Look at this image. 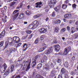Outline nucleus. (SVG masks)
I'll return each instance as SVG.
<instances>
[{"mask_svg": "<svg viewBox=\"0 0 78 78\" xmlns=\"http://www.w3.org/2000/svg\"><path fill=\"white\" fill-rule=\"evenodd\" d=\"M39 57V55H38L36 56L33 59V60L34 61H33L31 63V66L32 67H34L36 65V62L38 59V58Z\"/></svg>", "mask_w": 78, "mask_h": 78, "instance_id": "nucleus-1", "label": "nucleus"}, {"mask_svg": "<svg viewBox=\"0 0 78 78\" xmlns=\"http://www.w3.org/2000/svg\"><path fill=\"white\" fill-rule=\"evenodd\" d=\"M71 47L68 46L64 49V51L63 52V55H67L68 53L71 50Z\"/></svg>", "mask_w": 78, "mask_h": 78, "instance_id": "nucleus-2", "label": "nucleus"}, {"mask_svg": "<svg viewBox=\"0 0 78 78\" xmlns=\"http://www.w3.org/2000/svg\"><path fill=\"white\" fill-rule=\"evenodd\" d=\"M24 62H25L24 65V66H27L26 69V72H27L28 70H29V69L30 68V66L31 62H29V61H24Z\"/></svg>", "mask_w": 78, "mask_h": 78, "instance_id": "nucleus-3", "label": "nucleus"}, {"mask_svg": "<svg viewBox=\"0 0 78 78\" xmlns=\"http://www.w3.org/2000/svg\"><path fill=\"white\" fill-rule=\"evenodd\" d=\"M53 49L51 48H49L48 50H46L44 53L46 55H49L53 51Z\"/></svg>", "mask_w": 78, "mask_h": 78, "instance_id": "nucleus-4", "label": "nucleus"}, {"mask_svg": "<svg viewBox=\"0 0 78 78\" xmlns=\"http://www.w3.org/2000/svg\"><path fill=\"white\" fill-rule=\"evenodd\" d=\"M31 24L34 26L35 28H36L39 26V22L37 20H35Z\"/></svg>", "mask_w": 78, "mask_h": 78, "instance_id": "nucleus-5", "label": "nucleus"}, {"mask_svg": "<svg viewBox=\"0 0 78 78\" xmlns=\"http://www.w3.org/2000/svg\"><path fill=\"white\" fill-rule=\"evenodd\" d=\"M54 47L55 48V51L56 52H58L60 50V46L58 44L55 45L54 46Z\"/></svg>", "mask_w": 78, "mask_h": 78, "instance_id": "nucleus-6", "label": "nucleus"}, {"mask_svg": "<svg viewBox=\"0 0 78 78\" xmlns=\"http://www.w3.org/2000/svg\"><path fill=\"white\" fill-rule=\"evenodd\" d=\"M13 40L15 43H19L20 42V39L17 37H14L13 38Z\"/></svg>", "mask_w": 78, "mask_h": 78, "instance_id": "nucleus-7", "label": "nucleus"}, {"mask_svg": "<svg viewBox=\"0 0 78 78\" xmlns=\"http://www.w3.org/2000/svg\"><path fill=\"white\" fill-rule=\"evenodd\" d=\"M5 35V31L3 30L1 33L0 34V39H2L4 37Z\"/></svg>", "mask_w": 78, "mask_h": 78, "instance_id": "nucleus-8", "label": "nucleus"}, {"mask_svg": "<svg viewBox=\"0 0 78 78\" xmlns=\"http://www.w3.org/2000/svg\"><path fill=\"white\" fill-rule=\"evenodd\" d=\"M8 42L9 43L10 45H12V44H14L13 41H12V39L11 38H9L8 39Z\"/></svg>", "mask_w": 78, "mask_h": 78, "instance_id": "nucleus-9", "label": "nucleus"}, {"mask_svg": "<svg viewBox=\"0 0 78 78\" xmlns=\"http://www.w3.org/2000/svg\"><path fill=\"white\" fill-rule=\"evenodd\" d=\"M42 2H38L36 3V5L35 6L36 8H41V5H42Z\"/></svg>", "mask_w": 78, "mask_h": 78, "instance_id": "nucleus-10", "label": "nucleus"}, {"mask_svg": "<svg viewBox=\"0 0 78 78\" xmlns=\"http://www.w3.org/2000/svg\"><path fill=\"white\" fill-rule=\"evenodd\" d=\"M40 32L41 33H45L47 32V30L45 28H42L40 30Z\"/></svg>", "mask_w": 78, "mask_h": 78, "instance_id": "nucleus-11", "label": "nucleus"}, {"mask_svg": "<svg viewBox=\"0 0 78 78\" xmlns=\"http://www.w3.org/2000/svg\"><path fill=\"white\" fill-rule=\"evenodd\" d=\"M57 2L56 0H51L50 3H51V5H55Z\"/></svg>", "mask_w": 78, "mask_h": 78, "instance_id": "nucleus-12", "label": "nucleus"}, {"mask_svg": "<svg viewBox=\"0 0 78 78\" xmlns=\"http://www.w3.org/2000/svg\"><path fill=\"white\" fill-rule=\"evenodd\" d=\"M24 16H25V14L21 13L20 14L19 16V19H22L24 17Z\"/></svg>", "mask_w": 78, "mask_h": 78, "instance_id": "nucleus-13", "label": "nucleus"}, {"mask_svg": "<svg viewBox=\"0 0 78 78\" xmlns=\"http://www.w3.org/2000/svg\"><path fill=\"white\" fill-rule=\"evenodd\" d=\"M44 69L46 70V71H48L50 69V66L48 65H47L44 68Z\"/></svg>", "mask_w": 78, "mask_h": 78, "instance_id": "nucleus-14", "label": "nucleus"}, {"mask_svg": "<svg viewBox=\"0 0 78 78\" xmlns=\"http://www.w3.org/2000/svg\"><path fill=\"white\" fill-rule=\"evenodd\" d=\"M14 70H15V69H14V65H12L11 67V72H13Z\"/></svg>", "mask_w": 78, "mask_h": 78, "instance_id": "nucleus-15", "label": "nucleus"}, {"mask_svg": "<svg viewBox=\"0 0 78 78\" xmlns=\"http://www.w3.org/2000/svg\"><path fill=\"white\" fill-rule=\"evenodd\" d=\"M71 16H72V15L71 14H66L64 15V17L66 19L67 18H69V17H70Z\"/></svg>", "mask_w": 78, "mask_h": 78, "instance_id": "nucleus-16", "label": "nucleus"}, {"mask_svg": "<svg viewBox=\"0 0 78 78\" xmlns=\"http://www.w3.org/2000/svg\"><path fill=\"white\" fill-rule=\"evenodd\" d=\"M15 51H16V49L14 48H12L10 49L9 50V52L10 53H12V52H15Z\"/></svg>", "mask_w": 78, "mask_h": 78, "instance_id": "nucleus-17", "label": "nucleus"}, {"mask_svg": "<svg viewBox=\"0 0 78 78\" xmlns=\"http://www.w3.org/2000/svg\"><path fill=\"white\" fill-rule=\"evenodd\" d=\"M64 65L66 67V68H68L69 67V63H68V62H65V63H64Z\"/></svg>", "mask_w": 78, "mask_h": 78, "instance_id": "nucleus-18", "label": "nucleus"}, {"mask_svg": "<svg viewBox=\"0 0 78 78\" xmlns=\"http://www.w3.org/2000/svg\"><path fill=\"white\" fill-rule=\"evenodd\" d=\"M72 37H73V39H77V38L78 37V35L75 34L73 35L72 36Z\"/></svg>", "mask_w": 78, "mask_h": 78, "instance_id": "nucleus-19", "label": "nucleus"}, {"mask_svg": "<svg viewBox=\"0 0 78 78\" xmlns=\"http://www.w3.org/2000/svg\"><path fill=\"white\" fill-rule=\"evenodd\" d=\"M22 6H23V3H20L16 7V9H19V8H22Z\"/></svg>", "mask_w": 78, "mask_h": 78, "instance_id": "nucleus-20", "label": "nucleus"}, {"mask_svg": "<svg viewBox=\"0 0 78 78\" xmlns=\"http://www.w3.org/2000/svg\"><path fill=\"white\" fill-rule=\"evenodd\" d=\"M46 48H47V47L44 46V48L40 49L39 50V51L40 52H41V51H44V50H45Z\"/></svg>", "mask_w": 78, "mask_h": 78, "instance_id": "nucleus-21", "label": "nucleus"}, {"mask_svg": "<svg viewBox=\"0 0 78 78\" xmlns=\"http://www.w3.org/2000/svg\"><path fill=\"white\" fill-rule=\"evenodd\" d=\"M66 73V70L64 69V68H62L61 70V74L62 75V74H64V73Z\"/></svg>", "mask_w": 78, "mask_h": 78, "instance_id": "nucleus-22", "label": "nucleus"}, {"mask_svg": "<svg viewBox=\"0 0 78 78\" xmlns=\"http://www.w3.org/2000/svg\"><path fill=\"white\" fill-rule=\"evenodd\" d=\"M54 23H55V24L60 23H61V20L58 19L57 20H55V21L54 22Z\"/></svg>", "mask_w": 78, "mask_h": 78, "instance_id": "nucleus-23", "label": "nucleus"}, {"mask_svg": "<svg viewBox=\"0 0 78 78\" xmlns=\"http://www.w3.org/2000/svg\"><path fill=\"white\" fill-rule=\"evenodd\" d=\"M29 28H30V29H33V30H34V29H35V28H34V26L32 24L29 25Z\"/></svg>", "mask_w": 78, "mask_h": 78, "instance_id": "nucleus-24", "label": "nucleus"}, {"mask_svg": "<svg viewBox=\"0 0 78 78\" xmlns=\"http://www.w3.org/2000/svg\"><path fill=\"white\" fill-rule=\"evenodd\" d=\"M42 64L40 63L38 65L37 68L38 69H41L42 67Z\"/></svg>", "mask_w": 78, "mask_h": 78, "instance_id": "nucleus-25", "label": "nucleus"}, {"mask_svg": "<svg viewBox=\"0 0 78 78\" xmlns=\"http://www.w3.org/2000/svg\"><path fill=\"white\" fill-rule=\"evenodd\" d=\"M67 5L66 4H63L62 5V8L63 9H66V8H67Z\"/></svg>", "mask_w": 78, "mask_h": 78, "instance_id": "nucleus-26", "label": "nucleus"}, {"mask_svg": "<svg viewBox=\"0 0 78 78\" xmlns=\"http://www.w3.org/2000/svg\"><path fill=\"white\" fill-rule=\"evenodd\" d=\"M75 30H76V29L75 27H72L71 29V32L72 33H73L75 31Z\"/></svg>", "mask_w": 78, "mask_h": 78, "instance_id": "nucleus-27", "label": "nucleus"}, {"mask_svg": "<svg viewBox=\"0 0 78 78\" xmlns=\"http://www.w3.org/2000/svg\"><path fill=\"white\" fill-rule=\"evenodd\" d=\"M55 31L56 33H58L59 32V28L56 27L55 28Z\"/></svg>", "mask_w": 78, "mask_h": 78, "instance_id": "nucleus-28", "label": "nucleus"}, {"mask_svg": "<svg viewBox=\"0 0 78 78\" xmlns=\"http://www.w3.org/2000/svg\"><path fill=\"white\" fill-rule=\"evenodd\" d=\"M4 44V41H2L0 42V47H2L3 46Z\"/></svg>", "mask_w": 78, "mask_h": 78, "instance_id": "nucleus-29", "label": "nucleus"}, {"mask_svg": "<svg viewBox=\"0 0 78 78\" xmlns=\"http://www.w3.org/2000/svg\"><path fill=\"white\" fill-rule=\"evenodd\" d=\"M21 45H22V43H19L18 44H15V46H16V48H17L18 47H20Z\"/></svg>", "mask_w": 78, "mask_h": 78, "instance_id": "nucleus-30", "label": "nucleus"}, {"mask_svg": "<svg viewBox=\"0 0 78 78\" xmlns=\"http://www.w3.org/2000/svg\"><path fill=\"white\" fill-rule=\"evenodd\" d=\"M48 5L51 8H54V5H52L53 4H51V3H48Z\"/></svg>", "mask_w": 78, "mask_h": 78, "instance_id": "nucleus-31", "label": "nucleus"}, {"mask_svg": "<svg viewBox=\"0 0 78 78\" xmlns=\"http://www.w3.org/2000/svg\"><path fill=\"white\" fill-rule=\"evenodd\" d=\"M66 30V28H63L61 30V33H63V32H65Z\"/></svg>", "mask_w": 78, "mask_h": 78, "instance_id": "nucleus-32", "label": "nucleus"}, {"mask_svg": "<svg viewBox=\"0 0 78 78\" xmlns=\"http://www.w3.org/2000/svg\"><path fill=\"white\" fill-rule=\"evenodd\" d=\"M43 78L42 76L39 75H37L36 76V78Z\"/></svg>", "mask_w": 78, "mask_h": 78, "instance_id": "nucleus-33", "label": "nucleus"}, {"mask_svg": "<svg viewBox=\"0 0 78 78\" xmlns=\"http://www.w3.org/2000/svg\"><path fill=\"white\" fill-rule=\"evenodd\" d=\"M28 45L27 44L25 43L24 44L23 46V48H26V47L27 46H28Z\"/></svg>", "mask_w": 78, "mask_h": 78, "instance_id": "nucleus-34", "label": "nucleus"}, {"mask_svg": "<svg viewBox=\"0 0 78 78\" xmlns=\"http://www.w3.org/2000/svg\"><path fill=\"white\" fill-rule=\"evenodd\" d=\"M44 37H45V36H44V35H42L41 37V41H42V40H44Z\"/></svg>", "mask_w": 78, "mask_h": 78, "instance_id": "nucleus-35", "label": "nucleus"}, {"mask_svg": "<svg viewBox=\"0 0 78 78\" xmlns=\"http://www.w3.org/2000/svg\"><path fill=\"white\" fill-rule=\"evenodd\" d=\"M16 4V2H12L10 5V6H13V5H15V4Z\"/></svg>", "mask_w": 78, "mask_h": 78, "instance_id": "nucleus-36", "label": "nucleus"}, {"mask_svg": "<svg viewBox=\"0 0 78 78\" xmlns=\"http://www.w3.org/2000/svg\"><path fill=\"white\" fill-rule=\"evenodd\" d=\"M76 5L75 4H73L72 5V7L73 9H75V8H76Z\"/></svg>", "mask_w": 78, "mask_h": 78, "instance_id": "nucleus-37", "label": "nucleus"}, {"mask_svg": "<svg viewBox=\"0 0 78 78\" xmlns=\"http://www.w3.org/2000/svg\"><path fill=\"white\" fill-rule=\"evenodd\" d=\"M4 67V70H5L6 69V68H7V65L5 64L3 66Z\"/></svg>", "mask_w": 78, "mask_h": 78, "instance_id": "nucleus-38", "label": "nucleus"}, {"mask_svg": "<svg viewBox=\"0 0 78 78\" xmlns=\"http://www.w3.org/2000/svg\"><path fill=\"white\" fill-rule=\"evenodd\" d=\"M55 16H56V15H55V12H53L52 13V16L54 17H55Z\"/></svg>", "mask_w": 78, "mask_h": 78, "instance_id": "nucleus-39", "label": "nucleus"}, {"mask_svg": "<svg viewBox=\"0 0 78 78\" xmlns=\"http://www.w3.org/2000/svg\"><path fill=\"white\" fill-rule=\"evenodd\" d=\"M67 30L68 31H70V27L69 26H68L67 27Z\"/></svg>", "mask_w": 78, "mask_h": 78, "instance_id": "nucleus-40", "label": "nucleus"}, {"mask_svg": "<svg viewBox=\"0 0 78 78\" xmlns=\"http://www.w3.org/2000/svg\"><path fill=\"white\" fill-rule=\"evenodd\" d=\"M70 75H73V76L74 75H75V73L73 71H72L70 73Z\"/></svg>", "mask_w": 78, "mask_h": 78, "instance_id": "nucleus-41", "label": "nucleus"}, {"mask_svg": "<svg viewBox=\"0 0 78 78\" xmlns=\"http://www.w3.org/2000/svg\"><path fill=\"white\" fill-rule=\"evenodd\" d=\"M2 20L3 22H4V23H6V22H7V20H6V19H3V18H2Z\"/></svg>", "mask_w": 78, "mask_h": 78, "instance_id": "nucleus-42", "label": "nucleus"}, {"mask_svg": "<svg viewBox=\"0 0 78 78\" xmlns=\"http://www.w3.org/2000/svg\"><path fill=\"white\" fill-rule=\"evenodd\" d=\"M39 16H38V15H36L34 16V19H36L39 18Z\"/></svg>", "mask_w": 78, "mask_h": 78, "instance_id": "nucleus-43", "label": "nucleus"}, {"mask_svg": "<svg viewBox=\"0 0 78 78\" xmlns=\"http://www.w3.org/2000/svg\"><path fill=\"white\" fill-rule=\"evenodd\" d=\"M26 13L27 15V16H30V12L29 11H27Z\"/></svg>", "mask_w": 78, "mask_h": 78, "instance_id": "nucleus-44", "label": "nucleus"}, {"mask_svg": "<svg viewBox=\"0 0 78 78\" xmlns=\"http://www.w3.org/2000/svg\"><path fill=\"white\" fill-rule=\"evenodd\" d=\"M38 42H39V40H38V39H37L35 41V44H38Z\"/></svg>", "mask_w": 78, "mask_h": 78, "instance_id": "nucleus-45", "label": "nucleus"}, {"mask_svg": "<svg viewBox=\"0 0 78 78\" xmlns=\"http://www.w3.org/2000/svg\"><path fill=\"white\" fill-rule=\"evenodd\" d=\"M65 78H69V75L66 74H65Z\"/></svg>", "mask_w": 78, "mask_h": 78, "instance_id": "nucleus-46", "label": "nucleus"}, {"mask_svg": "<svg viewBox=\"0 0 78 78\" xmlns=\"http://www.w3.org/2000/svg\"><path fill=\"white\" fill-rule=\"evenodd\" d=\"M19 16V13H17V14L15 15L14 16V18H16L17 17V16Z\"/></svg>", "mask_w": 78, "mask_h": 78, "instance_id": "nucleus-47", "label": "nucleus"}, {"mask_svg": "<svg viewBox=\"0 0 78 78\" xmlns=\"http://www.w3.org/2000/svg\"><path fill=\"white\" fill-rule=\"evenodd\" d=\"M19 12V10H16L14 11V12H13V14H16V13H17V12Z\"/></svg>", "mask_w": 78, "mask_h": 78, "instance_id": "nucleus-48", "label": "nucleus"}, {"mask_svg": "<svg viewBox=\"0 0 78 78\" xmlns=\"http://www.w3.org/2000/svg\"><path fill=\"white\" fill-rule=\"evenodd\" d=\"M26 32L27 34H30L31 33V30H28Z\"/></svg>", "mask_w": 78, "mask_h": 78, "instance_id": "nucleus-49", "label": "nucleus"}, {"mask_svg": "<svg viewBox=\"0 0 78 78\" xmlns=\"http://www.w3.org/2000/svg\"><path fill=\"white\" fill-rule=\"evenodd\" d=\"M8 74H9V72L7 71L4 74V75H8Z\"/></svg>", "mask_w": 78, "mask_h": 78, "instance_id": "nucleus-50", "label": "nucleus"}, {"mask_svg": "<svg viewBox=\"0 0 78 78\" xmlns=\"http://www.w3.org/2000/svg\"><path fill=\"white\" fill-rule=\"evenodd\" d=\"M58 8H59V7L58 6H57V7H56L54 9L55 10V11H58V10L59 9Z\"/></svg>", "mask_w": 78, "mask_h": 78, "instance_id": "nucleus-51", "label": "nucleus"}, {"mask_svg": "<svg viewBox=\"0 0 78 78\" xmlns=\"http://www.w3.org/2000/svg\"><path fill=\"white\" fill-rule=\"evenodd\" d=\"M75 59V57L74 56L73 57L71 58V60L72 61H74Z\"/></svg>", "mask_w": 78, "mask_h": 78, "instance_id": "nucleus-52", "label": "nucleus"}, {"mask_svg": "<svg viewBox=\"0 0 78 78\" xmlns=\"http://www.w3.org/2000/svg\"><path fill=\"white\" fill-rule=\"evenodd\" d=\"M61 62V59H58V63H60Z\"/></svg>", "mask_w": 78, "mask_h": 78, "instance_id": "nucleus-53", "label": "nucleus"}, {"mask_svg": "<svg viewBox=\"0 0 78 78\" xmlns=\"http://www.w3.org/2000/svg\"><path fill=\"white\" fill-rule=\"evenodd\" d=\"M16 78H20V75H18V76H16L15 77Z\"/></svg>", "mask_w": 78, "mask_h": 78, "instance_id": "nucleus-54", "label": "nucleus"}, {"mask_svg": "<svg viewBox=\"0 0 78 78\" xmlns=\"http://www.w3.org/2000/svg\"><path fill=\"white\" fill-rule=\"evenodd\" d=\"M28 48V46H27V47H26L24 48L25 49H24L23 51H25V50H27V48Z\"/></svg>", "mask_w": 78, "mask_h": 78, "instance_id": "nucleus-55", "label": "nucleus"}, {"mask_svg": "<svg viewBox=\"0 0 78 78\" xmlns=\"http://www.w3.org/2000/svg\"><path fill=\"white\" fill-rule=\"evenodd\" d=\"M53 42L54 44H56V43L58 42H57V41H56V40H54Z\"/></svg>", "mask_w": 78, "mask_h": 78, "instance_id": "nucleus-56", "label": "nucleus"}, {"mask_svg": "<svg viewBox=\"0 0 78 78\" xmlns=\"http://www.w3.org/2000/svg\"><path fill=\"white\" fill-rule=\"evenodd\" d=\"M65 3H69V1H68V0H66Z\"/></svg>", "mask_w": 78, "mask_h": 78, "instance_id": "nucleus-57", "label": "nucleus"}, {"mask_svg": "<svg viewBox=\"0 0 78 78\" xmlns=\"http://www.w3.org/2000/svg\"><path fill=\"white\" fill-rule=\"evenodd\" d=\"M45 62V61L44 60V59H42L41 62L42 63H44V62Z\"/></svg>", "mask_w": 78, "mask_h": 78, "instance_id": "nucleus-58", "label": "nucleus"}, {"mask_svg": "<svg viewBox=\"0 0 78 78\" xmlns=\"http://www.w3.org/2000/svg\"><path fill=\"white\" fill-rule=\"evenodd\" d=\"M4 8L5 10H6V9H7V7H6V6H4Z\"/></svg>", "mask_w": 78, "mask_h": 78, "instance_id": "nucleus-59", "label": "nucleus"}, {"mask_svg": "<svg viewBox=\"0 0 78 78\" xmlns=\"http://www.w3.org/2000/svg\"><path fill=\"white\" fill-rule=\"evenodd\" d=\"M63 21L64 22H68V21H67L65 19H63Z\"/></svg>", "mask_w": 78, "mask_h": 78, "instance_id": "nucleus-60", "label": "nucleus"}, {"mask_svg": "<svg viewBox=\"0 0 78 78\" xmlns=\"http://www.w3.org/2000/svg\"><path fill=\"white\" fill-rule=\"evenodd\" d=\"M31 37H32V36L31 35H30L29 36L28 38L31 39Z\"/></svg>", "mask_w": 78, "mask_h": 78, "instance_id": "nucleus-61", "label": "nucleus"}, {"mask_svg": "<svg viewBox=\"0 0 78 78\" xmlns=\"http://www.w3.org/2000/svg\"><path fill=\"white\" fill-rule=\"evenodd\" d=\"M49 20L48 18H46V22H47Z\"/></svg>", "mask_w": 78, "mask_h": 78, "instance_id": "nucleus-62", "label": "nucleus"}, {"mask_svg": "<svg viewBox=\"0 0 78 78\" xmlns=\"http://www.w3.org/2000/svg\"><path fill=\"white\" fill-rule=\"evenodd\" d=\"M51 66L52 67H54V65H53V63H51Z\"/></svg>", "mask_w": 78, "mask_h": 78, "instance_id": "nucleus-63", "label": "nucleus"}, {"mask_svg": "<svg viewBox=\"0 0 78 78\" xmlns=\"http://www.w3.org/2000/svg\"><path fill=\"white\" fill-rule=\"evenodd\" d=\"M0 61H3V59L1 57H0Z\"/></svg>", "mask_w": 78, "mask_h": 78, "instance_id": "nucleus-64", "label": "nucleus"}]
</instances>
